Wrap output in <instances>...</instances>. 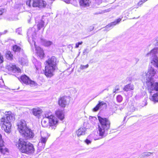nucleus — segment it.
Here are the masks:
<instances>
[{"label":"nucleus","mask_w":158,"mask_h":158,"mask_svg":"<svg viewBox=\"0 0 158 158\" xmlns=\"http://www.w3.org/2000/svg\"><path fill=\"white\" fill-rule=\"evenodd\" d=\"M83 42L82 41H81V42H79L77 43L76 44V46L75 48H77L79 47V46L80 45H81L82 44Z\"/></svg>","instance_id":"e433bc0d"},{"label":"nucleus","mask_w":158,"mask_h":158,"mask_svg":"<svg viewBox=\"0 0 158 158\" xmlns=\"http://www.w3.org/2000/svg\"><path fill=\"white\" fill-rule=\"evenodd\" d=\"M55 114L56 116L60 120H63L64 118V115L62 110H58L56 111Z\"/></svg>","instance_id":"6ab92c4d"},{"label":"nucleus","mask_w":158,"mask_h":158,"mask_svg":"<svg viewBox=\"0 0 158 158\" xmlns=\"http://www.w3.org/2000/svg\"><path fill=\"white\" fill-rule=\"evenodd\" d=\"M89 67V65L88 64H86L85 65H81L80 68L82 70H83L84 69H86Z\"/></svg>","instance_id":"c9c22d12"},{"label":"nucleus","mask_w":158,"mask_h":158,"mask_svg":"<svg viewBox=\"0 0 158 158\" xmlns=\"http://www.w3.org/2000/svg\"><path fill=\"white\" fill-rule=\"evenodd\" d=\"M147 104L145 102H144V104L143 103H139V104L137 106V110H140L141 108H142L144 106H146V105Z\"/></svg>","instance_id":"7c9ffc66"},{"label":"nucleus","mask_w":158,"mask_h":158,"mask_svg":"<svg viewBox=\"0 0 158 158\" xmlns=\"http://www.w3.org/2000/svg\"><path fill=\"white\" fill-rule=\"evenodd\" d=\"M32 4L33 7L40 8L45 7L47 5L46 2L43 0H33Z\"/></svg>","instance_id":"9b49d317"},{"label":"nucleus","mask_w":158,"mask_h":158,"mask_svg":"<svg viewBox=\"0 0 158 158\" xmlns=\"http://www.w3.org/2000/svg\"><path fill=\"white\" fill-rule=\"evenodd\" d=\"M48 65L45 66V75L48 77H51L53 75V73L57 68L56 65L58 61L54 56H52L46 61Z\"/></svg>","instance_id":"20e7f679"},{"label":"nucleus","mask_w":158,"mask_h":158,"mask_svg":"<svg viewBox=\"0 0 158 158\" xmlns=\"http://www.w3.org/2000/svg\"><path fill=\"white\" fill-rule=\"evenodd\" d=\"M147 86L150 93H151L153 90L158 91V82L153 83L151 82L148 81L147 82ZM150 99L154 102H158V92L154 94L150 98Z\"/></svg>","instance_id":"1a4fd4ad"},{"label":"nucleus","mask_w":158,"mask_h":158,"mask_svg":"<svg viewBox=\"0 0 158 158\" xmlns=\"http://www.w3.org/2000/svg\"><path fill=\"white\" fill-rule=\"evenodd\" d=\"M19 61L22 65H27L28 64V61L27 57L19 58Z\"/></svg>","instance_id":"412c9836"},{"label":"nucleus","mask_w":158,"mask_h":158,"mask_svg":"<svg viewBox=\"0 0 158 158\" xmlns=\"http://www.w3.org/2000/svg\"><path fill=\"white\" fill-rule=\"evenodd\" d=\"M135 60L136 61V63H137V62L139 61V59L138 58H135Z\"/></svg>","instance_id":"de8ad7c7"},{"label":"nucleus","mask_w":158,"mask_h":158,"mask_svg":"<svg viewBox=\"0 0 158 158\" xmlns=\"http://www.w3.org/2000/svg\"><path fill=\"white\" fill-rule=\"evenodd\" d=\"M126 117H127V116H125V117H124V121L125 120V119H126Z\"/></svg>","instance_id":"3c124183"},{"label":"nucleus","mask_w":158,"mask_h":158,"mask_svg":"<svg viewBox=\"0 0 158 158\" xmlns=\"http://www.w3.org/2000/svg\"><path fill=\"white\" fill-rule=\"evenodd\" d=\"M116 99L118 102H120L123 100V97L121 95H118Z\"/></svg>","instance_id":"473e14b6"},{"label":"nucleus","mask_w":158,"mask_h":158,"mask_svg":"<svg viewBox=\"0 0 158 158\" xmlns=\"http://www.w3.org/2000/svg\"><path fill=\"white\" fill-rule=\"evenodd\" d=\"M45 117L44 118L41 122V124L43 127H47L48 126V123L50 127L55 126L58 123V120L57 118L53 115L46 114Z\"/></svg>","instance_id":"6e6552de"},{"label":"nucleus","mask_w":158,"mask_h":158,"mask_svg":"<svg viewBox=\"0 0 158 158\" xmlns=\"http://www.w3.org/2000/svg\"><path fill=\"white\" fill-rule=\"evenodd\" d=\"M48 140V138L41 137L40 141L38 144L37 152H39L42 151L45 148V144Z\"/></svg>","instance_id":"9d476101"},{"label":"nucleus","mask_w":158,"mask_h":158,"mask_svg":"<svg viewBox=\"0 0 158 158\" xmlns=\"http://www.w3.org/2000/svg\"><path fill=\"white\" fill-rule=\"evenodd\" d=\"M2 135L0 134V152L3 154H7L9 153V151L7 148L5 147Z\"/></svg>","instance_id":"f8f14e48"},{"label":"nucleus","mask_w":158,"mask_h":158,"mask_svg":"<svg viewBox=\"0 0 158 158\" xmlns=\"http://www.w3.org/2000/svg\"><path fill=\"white\" fill-rule=\"evenodd\" d=\"M86 129L84 127H81L76 131V134L78 136L81 135H84L86 133Z\"/></svg>","instance_id":"2eb2a0df"},{"label":"nucleus","mask_w":158,"mask_h":158,"mask_svg":"<svg viewBox=\"0 0 158 158\" xmlns=\"http://www.w3.org/2000/svg\"><path fill=\"white\" fill-rule=\"evenodd\" d=\"M121 19L120 18L118 19H117L114 22L111 23L110 24L107 25L106 27V28H108L109 27H113L115 25L117 24L118 23L121 21Z\"/></svg>","instance_id":"4be33fe9"},{"label":"nucleus","mask_w":158,"mask_h":158,"mask_svg":"<svg viewBox=\"0 0 158 158\" xmlns=\"http://www.w3.org/2000/svg\"><path fill=\"white\" fill-rule=\"evenodd\" d=\"M104 105L106 106V103L103 101H99L98 102V103L93 108V111L94 112L97 111L99 110L100 107H101Z\"/></svg>","instance_id":"dca6fc26"},{"label":"nucleus","mask_w":158,"mask_h":158,"mask_svg":"<svg viewBox=\"0 0 158 158\" xmlns=\"http://www.w3.org/2000/svg\"><path fill=\"white\" fill-rule=\"evenodd\" d=\"M76 0H65L64 1L66 3H69L73 2V1L76 2Z\"/></svg>","instance_id":"4c0bfd02"},{"label":"nucleus","mask_w":158,"mask_h":158,"mask_svg":"<svg viewBox=\"0 0 158 158\" xmlns=\"http://www.w3.org/2000/svg\"><path fill=\"white\" fill-rule=\"evenodd\" d=\"M127 103H124L123 105H120L118 108V109L121 110H123L126 106Z\"/></svg>","instance_id":"f704fd0d"},{"label":"nucleus","mask_w":158,"mask_h":158,"mask_svg":"<svg viewBox=\"0 0 158 158\" xmlns=\"http://www.w3.org/2000/svg\"><path fill=\"white\" fill-rule=\"evenodd\" d=\"M21 139H19L18 143L16 144L17 147L23 153L26 154L33 153L35 150L33 144L30 143H27Z\"/></svg>","instance_id":"423d86ee"},{"label":"nucleus","mask_w":158,"mask_h":158,"mask_svg":"<svg viewBox=\"0 0 158 158\" xmlns=\"http://www.w3.org/2000/svg\"><path fill=\"white\" fill-rule=\"evenodd\" d=\"M30 78L25 75H22L20 77V80L26 85H29Z\"/></svg>","instance_id":"f3484780"},{"label":"nucleus","mask_w":158,"mask_h":158,"mask_svg":"<svg viewBox=\"0 0 158 158\" xmlns=\"http://www.w3.org/2000/svg\"><path fill=\"white\" fill-rule=\"evenodd\" d=\"M106 89H104V90H106ZM107 90H108V89H107Z\"/></svg>","instance_id":"603ef678"},{"label":"nucleus","mask_w":158,"mask_h":158,"mask_svg":"<svg viewBox=\"0 0 158 158\" xmlns=\"http://www.w3.org/2000/svg\"><path fill=\"white\" fill-rule=\"evenodd\" d=\"M134 89V86L132 84H128L125 85L124 88L123 90L125 91H130Z\"/></svg>","instance_id":"b1692460"},{"label":"nucleus","mask_w":158,"mask_h":158,"mask_svg":"<svg viewBox=\"0 0 158 158\" xmlns=\"http://www.w3.org/2000/svg\"><path fill=\"white\" fill-rule=\"evenodd\" d=\"M138 110L137 107H135L134 105H131L130 107V110L131 112H133L135 110Z\"/></svg>","instance_id":"2f4dec72"},{"label":"nucleus","mask_w":158,"mask_h":158,"mask_svg":"<svg viewBox=\"0 0 158 158\" xmlns=\"http://www.w3.org/2000/svg\"><path fill=\"white\" fill-rule=\"evenodd\" d=\"M21 31L22 29L21 28H18L16 30V32L18 33V34H20Z\"/></svg>","instance_id":"ea45409f"},{"label":"nucleus","mask_w":158,"mask_h":158,"mask_svg":"<svg viewBox=\"0 0 158 158\" xmlns=\"http://www.w3.org/2000/svg\"><path fill=\"white\" fill-rule=\"evenodd\" d=\"M38 17H36L35 18V22L37 24V29L38 30H40L41 28H43V30L44 31V29L45 27H44V22L42 20H40L39 22H37Z\"/></svg>","instance_id":"4468645a"},{"label":"nucleus","mask_w":158,"mask_h":158,"mask_svg":"<svg viewBox=\"0 0 158 158\" xmlns=\"http://www.w3.org/2000/svg\"><path fill=\"white\" fill-rule=\"evenodd\" d=\"M55 114L56 116L60 120H63L64 118V115L62 110H58L56 111Z\"/></svg>","instance_id":"aec40b11"},{"label":"nucleus","mask_w":158,"mask_h":158,"mask_svg":"<svg viewBox=\"0 0 158 158\" xmlns=\"http://www.w3.org/2000/svg\"><path fill=\"white\" fill-rule=\"evenodd\" d=\"M152 154V153L151 152H144L142 154V156L144 157H145V156H150Z\"/></svg>","instance_id":"72a5a7b5"},{"label":"nucleus","mask_w":158,"mask_h":158,"mask_svg":"<svg viewBox=\"0 0 158 158\" xmlns=\"http://www.w3.org/2000/svg\"><path fill=\"white\" fill-rule=\"evenodd\" d=\"M1 67H0V69H1Z\"/></svg>","instance_id":"5fc2aeb1"},{"label":"nucleus","mask_w":158,"mask_h":158,"mask_svg":"<svg viewBox=\"0 0 158 158\" xmlns=\"http://www.w3.org/2000/svg\"><path fill=\"white\" fill-rule=\"evenodd\" d=\"M32 111L33 114L38 117L40 116V114L42 113L41 110L39 108H33Z\"/></svg>","instance_id":"a211bd4d"},{"label":"nucleus","mask_w":158,"mask_h":158,"mask_svg":"<svg viewBox=\"0 0 158 158\" xmlns=\"http://www.w3.org/2000/svg\"><path fill=\"white\" fill-rule=\"evenodd\" d=\"M5 117L2 118L1 119L0 125L6 133H9L11 131V122L15 119L13 114L6 115Z\"/></svg>","instance_id":"39448f33"},{"label":"nucleus","mask_w":158,"mask_h":158,"mask_svg":"<svg viewBox=\"0 0 158 158\" xmlns=\"http://www.w3.org/2000/svg\"><path fill=\"white\" fill-rule=\"evenodd\" d=\"M156 45H158V40L157 41V42H156Z\"/></svg>","instance_id":"8fccbe9b"},{"label":"nucleus","mask_w":158,"mask_h":158,"mask_svg":"<svg viewBox=\"0 0 158 158\" xmlns=\"http://www.w3.org/2000/svg\"><path fill=\"white\" fill-rule=\"evenodd\" d=\"M119 85H117L116 86L115 89V91H114V92L115 93L116 91H117L119 90Z\"/></svg>","instance_id":"c03bdc74"},{"label":"nucleus","mask_w":158,"mask_h":158,"mask_svg":"<svg viewBox=\"0 0 158 158\" xmlns=\"http://www.w3.org/2000/svg\"><path fill=\"white\" fill-rule=\"evenodd\" d=\"M139 17H139H138V18H138Z\"/></svg>","instance_id":"6e6d98bb"},{"label":"nucleus","mask_w":158,"mask_h":158,"mask_svg":"<svg viewBox=\"0 0 158 158\" xmlns=\"http://www.w3.org/2000/svg\"><path fill=\"white\" fill-rule=\"evenodd\" d=\"M98 120L100 123V125L98 126V132L97 134H99L98 138H94L95 139H98L102 138L106 136L107 134V131L110 129V121L107 118H103L101 116L98 117Z\"/></svg>","instance_id":"f03ea898"},{"label":"nucleus","mask_w":158,"mask_h":158,"mask_svg":"<svg viewBox=\"0 0 158 158\" xmlns=\"http://www.w3.org/2000/svg\"><path fill=\"white\" fill-rule=\"evenodd\" d=\"M135 17L133 18V19H135Z\"/></svg>","instance_id":"864d4df0"},{"label":"nucleus","mask_w":158,"mask_h":158,"mask_svg":"<svg viewBox=\"0 0 158 158\" xmlns=\"http://www.w3.org/2000/svg\"><path fill=\"white\" fill-rule=\"evenodd\" d=\"M4 85V82L2 80L0 79V87Z\"/></svg>","instance_id":"a18cd8bd"},{"label":"nucleus","mask_w":158,"mask_h":158,"mask_svg":"<svg viewBox=\"0 0 158 158\" xmlns=\"http://www.w3.org/2000/svg\"><path fill=\"white\" fill-rule=\"evenodd\" d=\"M31 2H32V1L31 0L28 1H27L26 2V5L29 6H31Z\"/></svg>","instance_id":"79ce46f5"},{"label":"nucleus","mask_w":158,"mask_h":158,"mask_svg":"<svg viewBox=\"0 0 158 158\" xmlns=\"http://www.w3.org/2000/svg\"><path fill=\"white\" fill-rule=\"evenodd\" d=\"M90 27H91V29H92V30H91V31L93 30L94 29V27L91 26Z\"/></svg>","instance_id":"09e8293b"},{"label":"nucleus","mask_w":158,"mask_h":158,"mask_svg":"<svg viewBox=\"0 0 158 158\" xmlns=\"http://www.w3.org/2000/svg\"><path fill=\"white\" fill-rule=\"evenodd\" d=\"M21 50V48L17 45H15L13 47V51L15 53L20 52Z\"/></svg>","instance_id":"cd10ccee"},{"label":"nucleus","mask_w":158,"mask_h":158,"mask_svg":"<svg viewBox=\"0 0 158 158\" xmlns=\"http://www.w3.org/2000/svg\"><path fill=\"white\" fill-rule=\"evenodd\" d=\"M88 53V50L87 49H85L84 50L83 53L84 55H85L87 54Z\"/></svg>","instance_id":"a19ab883"},{"label":"nucleus","mask_w":158,"mask_h":158,"mask_svg":"<svg viewBox=\"0 0 158 158\" xmlns=\"http://www.w3.org/2000/svg\"><path fill=\"white\" fill-rule=\"evenodd\" d=\"M11 69L10 70H12L13 71L16 72V71H19V70H20L19 69L17 68L16 65L11 64L10 65Z\"/></svg>","instance_id":"c85d7f7f"},{"label":"nucleus","mask_w":158,"mask_h":158,"mask_svg":"<svg viewBox=\"0 0 158 158\" xmlns=\"http://www.w3.org/2000/svg\"><path fill=\"white\" fill-rule=\"evenodd\" d=\"M157 52V48H154L150 52L146 54V56H150L151 60V64H150L148 69V72L146 75V79L148 81L151 82L153 83L155 82L152 81V77L154 76L156 73V69L153 67V66L155 68H158V57L156 54Z\"/></svg>","instance_id":"f257e3e1"},{"label":"nucleus","mask_w":158,"mask_h":158,"mask_svg":"<svg viewBox=\"0 0 158 158\" xmlns=\"http://www.w3.org/2000/svg\"><path fill=\"white\" fill-rule=\"evenodd\" d=\"M27 36L28 37V40L29 42L30 37H31L32 40V41L34 43V45L36 51V54L38 56L41 58L42 59L44 57V54L43 51L40 47H36L35 45V42L34 41V39L36 36V34L35 31V30L34 28H32L29 29L27 33Z\"/></svg>","instance_id":"0eeeda50"},{"label":"nucleus","mask_w":158,"mask_h":158,"mask_svg":"<svg viewBox=\"0 0 158 158\" xmlns=\"http://www.w3.org/2000/svg\"><path fill=\"white\" fill-rule=\"evenodd\" d=\"M7 32V30H5L4 32H2L1 33V35H3L5 34Z\"/></svg>","instance_id":"49530a36"},{"label":"nucleus","mask_w":158,"mask_h":158,"mask_svg":"<svg viewBox=\"0 0 158 158\" xmlns=\"http://www.w3.org/2000/svg\"><path fill=\"white\" fill-rule=\"evenodd\" d=\"M80 5L83 7L89 6V0H80Z\"/></svg>","instance_id":"393cba45"},{"label":"nucleus","mask_w":158,"mask_h":158,"mask_svg":"<svg viewBox=\"0 0 158 158\" xmlns=\"http://www.w3.org/2000/svg\"><path fill=\"white\" fill-rule=\"evenodd\" d=\"M58 104L61 107H65L67 104L66 98L64 97H60L59 99Z\"/></svg>","instance_id":"ddd939ff"},{"label":"nucleus","mask_w":158,"mask_h":158,"mask_svg":"<svg viewBox=\"0 0 158 158\" xmlns=\"http://www.w3.org/2000/svg\"><path fill=\"white\" fill-rule=\"evenodd\" d=\"M42 43L43 45L45 46H50L52 44V42L51 41L46 40H42Z\"/></svg>","instance_id":"bb28decb"},{"label":"nucleus","mask_w":158,"mask_h":158,"mask_svg":"<svg viewBox=\"0 0 158 158\" xmlns=\"http://www.w3.org/2000/svg\"><path fill=\"white\" fill-rule=\"evenodd\" d=\"M5 56L8 60H12L13 58V55L10 51H7L5 53Z\"/></svg>","instance_id":"a878e982"},{"label":"nucleus","mask_w":158,"mask_h":158,"mask_svg":"<svg viewBox=\"0 0 158 158\" xmlns=\"http://www.w3.org/2000/svg\"><path fill=\"white\" fill-rule=\"evenodd\" d=\"M29 85H30L31 87H35L37 85V84L34 81L30 79L29 82Z\"/></svg>","instance_id":"c756f323"},{"label":"nucleus","mask_w":158,"mask_h":158,"mask_svg":"<svg viewBox=\"0 0 158 158\" xmlns=\"http://www.w3.org/2000/svg\"><path fill=\"white\" fill-rule=\"evenodd\" d=\"M26 125V122L24 120H21L18 123L19 132L25 139H30L33 137L34 134L32 130L27 127Z\"/></svg>","instance_id":"7ed1b4c3"},{"label":"nucleus","mask_w":158,"mask_h":158,"mask_svg":"<svg viewBox=\"0 0 158 158\" xmlns=\"http://www.w3.org/2000/svg\"><path fill=\"white\" fill-rule=\"evenodd\" d=\"M148 0H141L140 1H139L138 3V5H141L143 3L145 2L146 1H147Z\"/></svg>","instance_id":"58836bf2"},{"label":"nucleus","mask_w":158,"mask_h":158,"mask_svg":"<svg viewBox=\"0 0 158 158\" xmlns=\"http://www.w3.org/2000/svg\"><path fill=\"white\" fill-rule=\"evenodd\" d=\"M3 61V58L2 56L1 55L0 53V64L2 63Z\"/></svg>","instance_id":"37998d69"},{"label":"nucleus","mask_w":158,"mask_h":158,"mask_svg":"<svg viewBox=\"0 0 158 158\" xmlns=\"http://www.w3.org/2000/svg\"><path fill=\"white\" fill-rule=\"evenodd\" d=\"M98 137L97 138H96L94 136L93 134H91L88 136L87 138L85 139V141L87 144H89L91 143V140L92 139V138L94 139V140H95L94 138H98ZM96 140L97 139H95V140Z\"/></svg>","instance_id":"5701e85b"}]
</instances>
